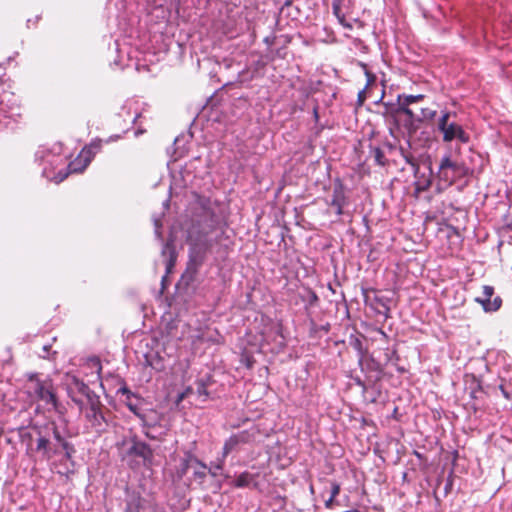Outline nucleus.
<instances>
[{
	"label": "nucleus",
	"instance_id": "1",
	"mask_svg": "<svg viewBox=\"0 0 512 512\" xmlns=\"http://www.w3.org/2000/svg\"><path fill=\"white\" fill-rule=\"evenodd\" d=\"M103 141L101 139L93 140L88 146H85L78 157L69 163L68 172L61 175L59 173V179L57 182L63 181L69 173L82 172L86 169V167L90 164L93 157L96 153H98L102 148Z\"/></svg>",
	"mask_w": 512,
	"mask_h": 512
},
{
	"label": "nucleus",
	"instance_id": "2",
	"mask_svg": "<svg viewBox=\"0 0 512 512\" xmlns=\"http://www.w3.org/2000/svg\"><path fill=\"white\" fill-rule=\"evenodd\" d=\"M469 173V168L463 162L452 160L450 155H446L441 159L438 177L449 185L458 179L468 176Z\"/></svg>",
	"mask_w": 512,
	"mask_h": 512
},
{
	"label": "nucleus",
	"instance_id": "3",
	"mask_svg": "<svg viewBox=\"0 0 512 512\" xmlns=\"http://www.w3.org/2000/svg\"><path fill=\"white\" fill-rule=\"evenodd\" d=\"M451 113L444 112L438 120V129L442 133V139L444 142H452L458 140L459 142L466 144L469 142V134L463 129L461 125L454 121H450Z\"/></svg>",
	"mask_w": 512,
	"mask_h": 512
},
{
	"label": "nucleus",
	"instance_id": "4",
	"mask_svg": "<svg viewBox=\"0 0 512 512\" xmlns=\"http://www.w3.org/2000/svg\"><path fill=\"white\" fill-rule=\"evenodd\" d=\"M29 382L32 384V389L38 400L44 402L46 405H51L54 409L58 407V399L56 391L51 379H40L37 375H31Z\"/></svg>",
	"mask_w": 512,
	"mask_h": 512
},
{
	"label": "nucleus",
	"instance_id": "5",
	"mask_svg": "<svg viewBox=\"0 0 512 512\" xmlns=\"http://www.w3.org/2000/svg\"><path fill=\"white\" fill-rule=\"evenodd\" d=\"M260 436V428L253 425L248 429L232 434L223 445V457L226 458L233 450L240 445L253 444Z\"/></svg>",
	"mask_w": 512,
	"mask_h": 512
},
{
	"label": "nucleus",
	"instance_id": "6",
	"mask_svg": "<svg viewBox=\"0 0 512 512\" xmlns=\"http://www.w3.org/2000/svg\"><path fill=\"white\" fill-rule=\"evenodd\" d=\"M47 426L50 435H53V445H57L59 447L60 454L64 453L67 460L72 459L76 453L74 445L69 441V438H71L72 435L64 430L62 431L55 422H50Z\"/></svg>",
	"mask_w": 512,
	"mask_h": 512
},
{
	"label": "nucleus",
	"instance_id": "7",
	"mask_svg": "<svg viewBox=\"0 0 512 512\" xmlns=\"http://www.w3.org/2000/svg\"><path fill=\"white\" fill-rule=\"evenodd\" d=\"M37 432L36 451L40 452L46 459H51L55 455L60 454V449L57 445H53L50 440V433L47 424L42 427L34 428Z\"/></svg>",
	"mask_w": 512,
	"mask_h": 512
},
{
	"label": "nucleus",
	"instance_id": "8",
	"mask_svg": "<svg viewBox=\"0 0 512 512\" xmlns=\"http://www.w3.org/2000/svg\"><path fill=\"white\" fill-rule=\"evenodd\" d=\"M67 390L71 399L79 405L80 408H82L83 401L78 397V395L84 396L87 402L91 400L92 396H97L86 383L76 376L69 377Z\"/></svg>",
	"mask_w": 512,
	"mask_h": 512
},
{
	"label": "nucleus",
	"instance_id": "9",
	"mask_svg": "<svg viewBox=\"0 0 512 512\" xmlns=\"http://www.w3.org/2000/svg\"><path fill=\"white\" fill-rule=\"evenodd\" d=\"M89 410L86 412V418L97 431H102L105 424V418L101 411L102 404L98 396H92L91 400L87 402Z\"/></svg>",
	"mask_w": 512,
	"mask_h": 512
},
{
	"label": "nucleus",
	"instance_id": "10",
	"mask_svg": "<svg viewBox=\"0 0 512 512\" xmlns=\"http://www.w3.org/2000/svg\"><path fill=\"white\" fill-rule=\"evenodd\" d=\"M494 295V288L489 285H485L482 288V296L477 297L475 300L482 305L486 312L497 311L502 305V299L496 296L493 300L491 297Z\"/></svg>",
	"mask_w": 512,
	"mask_h": 512
},
{
	"label": "nucleus",
	"instance_id": "11",
	"mask_svg": "<svg viewBox=\"0 0 512 512\" xmlns=\"http://www.w3.org/2000/svg\"><path fill=\"white\" fill-rule=\"evenodd\" d=\"M347 204V197L345 194L344 186L339 183L335 185L332 193L331 200L329 202L330 207L334 209L336 215L340 216L343 214V208Z\"/></svg>",
	"mask_w": 512,
	"mask_h": 512
},
{
	"label": "nucleus",
	"instance_id": "12",
	"mask_svg": "<svg viewBox=\"0 0 512 512\" xmlns=\"http://www.w3.org/2000/svg\"><path fill=\"white\" fill-rule=\"evenodd\" d=\"M208 247L206 245H194L189 252L188 269L197 272L205 260Z\"/></svg>",
	"mask_w": 512,
	"mask_h": 512
},
{
	"label": "nucleus",
	"instance_id": "13",
	"mask_svg": "<svg viewBox=\"0 0 512 512\" xmlns=\"http://www.w3.org/2000/svg\"><path fill=\"white\" fill-rule=\"evenodd\" d=\"M129 453L137 455L144 460H150L153 457L152 449L145 442L134 441Z\"/></svg>",
	"mask_w": 512,
	"mask_h": 512
},
{
	"label": "nucleus",
	"instance_id": "14",
	"mask_svg": "<svg viewBox=\"0 0 512 512\" xmlns=\"http://www.w3.org/2000/svg\"><path fill=\"white\" fill-rule=\"evenodd\" d=\"M346 0H333L332 8L333 13L339 20V22L348 28H352V26L345 22V12L343 11L342 7L344 6Z\"/></svg>",
	"mask_w": 512,
	"mask_h": 512
},
{
	"label": "nucleus",
	"instance_id": "15",
	"mask_svg": "<svg viewBox=\"0 0 512 512\" xmlns=\"http://www.w3.org/2000/svg\"><path fill=\"white\" fill-rule=\"evenodd\" d=\"M194 464L199 466V468L196 469L193 473L194 478H195V480H198L200 484H202L207 476L208 467L205 463H203L198 458L194 459Z\"/></svg>",
	"mask_w": 512,
	"mask_h": 512
},
{
	"label": "nucleus",
	"instance_id": "16",
	"mask_svg": "<svg viewBox=\"0 0 512 512\" xmlns=\"http://www.w3.org/2000/svg\"><path fill=\"white\" fill-rule=\"evenodd\" d=\"M424 97L425 96L423 94H418V95L402 94V95H398L397 102L410 106L412 103L422 101L424 99Z\"/></svg>",
	"mask_w": 512,
	"mask_h": 512
},
{
	"label": "nucleus",
	"instance_id": "17",
	"mask_svg": "<svg viewBox=\"0 0 512 512\" xmlns=\"http://www.w3.org/2000/svg\"><path fill=\"white\" fill-rule=\"evenodd\" d=\"M253 476L249 472L241 473L234 482V486L237 488H243L249 486Z\"/></svg>",
	"mask_w": 512,
	"mask_h": 512
},
{
	"label": "nucleus",
	"instance_id": "18",
	"mask_svg": "<svg viewBox=\"0 0 512 512\" xmlns=\"http://www.w3.org/2000/svg\"><path fill=\"white\" fill-rule=\"evenodd\" d=\"M194 459L197 458L192 455H188L186 458L182 459L180 468L178 470L179 477H183L187 473L190 466L194 464Z\"/></svg>",
	"mask_w": 512,
	"mask_h": 512
},
{
	"label": "nucleus",
	"instance_id": "19",
	"mask_svg": "<svg viewBox=\"0 0 512 512\" xmlns=\"http://www.w3.org/2000/svg\"><path fill=\"white\" fill-rule=\"evenodd\" d=\"M372 156L374 158V161L380 165L385 166L386 165V157L384 155V152L379 147H374L371 151Z\"/></svg>",
	"mask_w": 512,
	"mask_h": 512
},
{
	"label": "nucleus",
	"instance_id": "20",
	"mask_svg": "<svg viewBox=\"0 0 512 512\" xmlns=\"http://www.w3.org/2000/svg\"><path fill=\"white\" fill-rule=\"evenodd\" d=\"M436 115V110L432 109V108H422L421 109V116L418 117V120L419 121H427V120H432Z\"/></svg>",
	"mask_w": 512,
	"mask_h": 512
},
{
	"label": "nucleus",
	"instance_id": "21",
	"mask_svg": "<svg viewBox=\"0 0 512 512\" xmlns=\"http://www.w3.org/2000/svg\"><path fill=\"white\" fill-rule=\"evenodd\" d=\"M167 249H169V254H170L169 260H168L167 265H166L167 272L169 273L171 271L172 267L175 265L176 253H175L174 248L173 247H169L168 244L166 245L165 250H164L163 253H165Z\"/></svg>",
	"mask_w": 512,
	"mask_h": 512
},
{
	"label": "nucleus",
	"instance_id": "22",
	"mask_svg": "<svg viewBox=\"0 0 512 512\" xmlns=\"http://www.w3.org/2000/svg\"><path fill=\"white\" fill-rule=\"evenodd\" d=\"M224 460H225V458L222 456L221 460H219L215 463H212L211 467L208 469V473L211 474L213 477H216L218 474L217 471H220L223 469Z\"/></svg>",
	"mask_w": 512,
	"mask_h": 512
},
{
	"label": "nucleus",
	"instance_id": "23",
	"mask_svg": "<svg viewBox=\"0 0 512 512\" xmlns=\"http://www.w3.org/2000/svg\"><path fill=\"white\" fill-rule=\"evenodd\" d=\"M197 394L199 397H204V400L209 396L206 384L202 380L197 382Z\"/></svg>",
	"mask_w": 512,
	"mask_h": 512
},
{
	"label": "nucleus",
	"instance_id": "24",
	"mask_svg": "<svg viewBox=\"0 0 512 512\" xmlns=\"http://www.w3.org/2000/svg\"><path fill=\"white\" fill-rule=\"evenodd\" d=\"M397 112L407 115L410 119L414 118V112L409 108V105L398 103Z\"/></svg>",
	"mask_w": 512,
	"mask_h": 512
},
{
	"label": "nucleus",
	"instance_id": "25",
	"mask_svg": "<svg viewBox=\"0 0 512 512\" xmlns=\"http://www.w3.org/2000/svg\"><path fill=\"white\" fill-rule=\"evenodd\" d=\"M361 66H362V67L364 68V70H365V74H366V76H367V84H366V87H368L369 85H371L372 83H374V82H375V80H376V76H375L373 73H371V72L367 69L366 64H363V63H362V64H361Z\"/></svg>",
	"mask_w": 512,
	"mask_h": 512
},
{
	"label": "nucleus",
	"instance_id": "26",
	"mask_svg": "<svg viewBox=\"0 0 512 512\" xmlns=\"http://www.w3.org/2000/svg\"><path fill=\"white\" fill-rule=\"evenodd\" d=\"M340 490H341V487H340V484L333 481L331 482V495L330 497H332V499H335L339 493H340Z\"/></svg>",
	"mask_w": 512,
	"mask_h": 512
},
{
	"label": "nucleus",
	"instance_id": "27",
	"mask_svg": "<svg viewBox=\"0 0 512 512\" xmlns=\"http://www.w3.org/2000/svg\"><path fill=\"white\" fill-rule=\"evenodd\" d=\"M93 367L97 369V374L100 375L102 371L101 361L98 357H93L89 360Z\"/></svg>",
	"mask_w": 512,
	"mask_h": 512
},
{
	"label": "nucleus",
	"instance_id": "28",
	"mask_svg": "<svg viewBox=\"0 0 512 512\" xmlns=\"http://www.w3.org/2000/svg\"><path fill=\"white\" fill-rule=\"evenodd\" d=\"M429 186H430V181H426V183L423 185L417 183L416 187H415V192L419 194L423 191H426L429 188Z\"/></svg>",
	"mask_w": 512,
	"mask_h": 512
},
{
	"label": "nucleus",
	"instance_id": "29",
	"mask_svg": "<svg viewBox=\"0 0 512 512\" xmlns=\"http://www.w3.org/2000/svg\"><path fill=\"white\" fill-rule=\"evenodd\" d=\"M193 393V388L192 387H187L179 396H178V401H182L183 399H185L186 397H188L190 394Z\"/></svg>",
	"mask_w": 512,
	"mask_h": 512
},
{
	"label": "nucleus",
	"instance_id": "30",
	"mask_svg": "<svg viewBox=\"0 0 512 512\" xmlns=\"http://www.w3.org/2000/svg\"><path fill=\"white\" fill-rule=\"evenodd\" d=\"M127 406L129 408L130 411H132L136 416H138L139 418H142V415L140 414L139 412V409L137 408L136 405H133L132 403H127Z\"/></svg>",
	"mask_w": 512,
	"mask_h": 512
},
{
	"label": "nucleus",
	"instance_id": "31",
	"mask_svg": "<svg viewBox=\"0 0 512 512\" xmlns=\"http://www.w3.org/2000/svg\"><path fill=\"white\" fill-rule=\"evenodd\" d=\"M366 99V93H365V89L361 90L359 93H358V102L360 104H362Z\"/></svg>",
	"mask_w": 512,
	"mask_h": 512
},
{
	"label": "nucleus",
	"instance_id": "32",
	"mask_svg": "<svg viewBox=\"0 0 512 512\" xmlns=\"http://www.w3.org/2000/svg\"><path fill=\"white\" fill-rule=\"evenodd\" d=\"M334 501L335 499H332V497H329L326 501H325V507L328 508V509H331L333 504H334Z\"/></svg>",
	"mask_w": 512,
	"mask_h": 512
},
{
	"label": "nucleus",
	"instance_id": "33",
	"mask_svg": "<svg viewBox=\"0 0 512 512\" xmlns=\"http://www.w3.org/2000/svg\"><path fill=\"white\" fill-rule=\"evenodd\" d=\"M313 115H314L315 121H318V119H319V115H318V106H315V107L313 108Z\"/></svg>",
	"mask_w": 512,
	"mask_h": 512
},
{
	"label": "nucleus",
	"instance_id": "34",
	"mask_svg": "<svg viewBox=\"0 0 512 512\" xmlns=\"http://www.w3.org/2000/svg\"><path fill=\"white\" fill-rule=\"evenodd\" d=\"M499 387H500V389H501V391H502V393H503L504 397H505V398H507V399H509V394L504 390L503 386H502V385H500Z\"/></svg>",
	"mask_w": 512,
	"mask_h": 512
},
{
	"label": "nucleus",
	"instance_id": "35",
	"mask_svg": "<svg viewBox=\"0 0 512 512\" xmlns=\"http://www.w3.org/2000/svg\"><path fill=\"white\" fill-rule=\"evenodd\" d=\"M361 342L358 339H355V346L360 350L361 349Z\"/></svg>",
	"mask_w": 512,
	"mask_h": 512
},
{
	"label": "nucleus",
	"instance_id": "36",
	"mask_svg": "<svg viewBox=\"0 0 512 512\" xmlns=\"http://www.w3.org/2000/svg\"><path fill=\"white\" fill-rule=\"evenodd\" d=\"M389 312H390L389 307L385 306V313H384L385 318H388V317H389Z\"/></svg>",
	"mask_w": 512,
	"mask_h": 512
},
{
	"label": "nucleus",
	"instance_id": "37",
	"mask_svg": "<svg viewBox=\"0 0 512 512\" xmlns=\"http://www.w3.org/2000/svg\"><path fill=\"white\" fill-rule=\"evenodd\" d=\"M357 384L360 385L364 390L366 389L365 384L360 379L357 380Z\"/></svg>",
	"mask_w": 512,
	"mask_h": 512
},
{
	"label": "nucleus",
	"instance_id": "38",
	"mask_svg": "<svg viewBox=\"0 0 512 512\" xmlns=\"http://www.w3.org/2000/svg\"><path fill=\"white\" fill-rule=\"evenodd\" d=\"M292 3H293V0H286V1L284 2V5H283V6H290V5H292Z\"/></svg>",
	"mask_w": 512,
	"mask_h": 512
},
{
	"label": "nucleus",
	"instance_id": "39",
	"mask_svg": "<svg viewBox=\"0 0 512 512\" xmlns=\"http://www.w3.org/2000/svg\"><path fill=\"white\" fill-rule=\"evenodd\" d=\"M120 391L122 393H129V390L126 387L122 388Z\"/></svg>",
	"mask_w": 512,
	"mask_h": 512
},
{
	"label": "nucleus",
	"instance_id": "40",
	"mask_svg": "<svg viewBox=\"0 0 512 512\" xmlns=\"http://www.w3.org/2000/svg\"><path fill=\"white\" fill-rule=\"evenodd\" d=\"M476 390L472 391V397L476 398Z\"/></svg>",
	"mask_w": 512,
	"mask_h": 512
},
{
	"label": "nucleus",
	"instance_id": "41",
	"mask_svg": "<svg viewBox=\"0 0 512 512\" xmlns=\"http://www.w3.org/2000/svg\"><path fill=\"white\" fill-rule=\"evenodd\" d=\"M477 386H478V390H479V391H482L481 385H480L479 383H478V385H477Z\"/></svg>",
	"mask_w": 512,
	"mask_h": 512
},
{
	"label": "nucleus",
	"instance_id": "42",
	"mask_svg": "<svg viewBox=\"0 0 512 512\" xmlns=\"http://www.w3.org/2000/svg\"><path fill=\"white\" fill-rule=\"evenodd\" d=\"M508 227L512 230V222L508 224Z\"/></svg>",
	"mask_w": 512,
	"mask_h": 512
}]
</instances>
